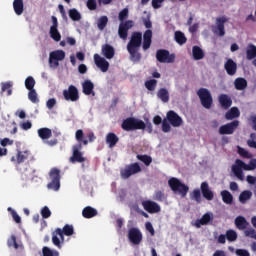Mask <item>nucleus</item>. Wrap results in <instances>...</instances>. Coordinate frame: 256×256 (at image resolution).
I'll return each instance as SVG.
<instances>
[{
    "label": "nucleus",
    "instance_id": "obj_32",
    "mask_svg": "<svg viewBox=\"0 0 256 256\" xmlns=\"http://www.w3.org/2000/svg\"><path fill=\"white\" fill-rule=\"evenodd\" d=\"M234 87L237 91H244V89H247V79L243 77L236 78L234 80Z\"/></svg>",
    "mask_w": 256,
    "mask_h": 256
},
{
    "label": "nucleus",
    "instance_id": "obj_64",
    "mask_svg": "<svg viewBox=\"0 0 256 256\" xmlns=\"http://www.w3.org/2000/svg\"><path fill=\"white\" fill-rule=\"evenodd\" d=\"M236 255L237 256H251V254H249V251H247L245 249H237Z\"/></svg>",
    "mask_w": 256,
    "mask_h": 256
},
{
    "label": "nucleus",
    "instance_id": "obj_53",
    "mask_svg": "<svg viewBox=\"0 0 256 256\" xmlns=\"http://www.w3.org/2000/svg\"><path fill=\"white\" fill-rule=\"evenodd\" d=\"M191 199L196 201V203H201V190L194 189L192 194H191Z\"/></svg>",
    "mask_w": 256,
    "mask_h": 256
},
{
    "label": "nucleus",
    "instance_id": "obj_1",
    "mask_svg": "<svg viewBox=\"0 0 256 256\" xmlns=\"http://www.w3.org/2000/svg\"><path fill=\"white\" fill-rule=\"evenodd\" d=\"M141 45H143V34L141 32H134L129 42L127 43L126 49L129 53V59L132 63H139L142 59Z\"/></svg>",
    "mask_w": 256,
    "mask_h": 256
},
{
    "label": "nucleus",
    "instance_id": "obj_44",
    "mask_svg": "<svg viewBox=\"0 0 256 256\" xmlns=\"http://www.w3.org/2000/svg\"><path fill=\"white\" fill-rule=\"evenodd\" d=\"M68 15L72 21H81V13L75 8L70 9Z\"/></svg>",
    "mask_w": 256,
    "mask_h": 256
},
{
    "label": "nucleus",
    "instance_id": "obj_17",
    "mask_svg": "<svg viewBox=\"0 0 256 256\" xmlns=\"http://www.w3.org/2000/svg\"><path fill=\"white\" fill-rule=\"evenodd\" d=\"M52 26L50 27V37L56 42L61 41V33H59V21L57 20V17L52 16Z\"/></svg>",
    "mask_w": 256,
    "mask_h": 256
},
{
    "label": "nucleus",
    "instance_id": "obj_47",
    "mask_svg": "<svg viewBox=\"0 0 256 256\" xmlns=\"http://www.w3.org/2000/svg\"><path fill=\"white\" fill-rule=\"evenodd\" d=\"M129 18V9L124 8L118 14V19L121 23H125V20Z\"/></svg>",
    "mask_w": 256,
    "mask_h": 256
},
{
    "label": "nucleus",
    "instance_id": "obj_49",
    "mask_svg": "<svg viewBox=\"0 0 256 256\" xmlns=\"http://www.w3.org/2000/svg\"><path fill=\"white\" fill-rule=\"evenodd\" d=\"M1 86V93H5V91H7L8 96L12 95L13 90H11V87H13V85L10 82H2Z\"/></svg>",
    "mask_w": 256,
    "mask_h": 256
},
{
    "label": "nucleus",
    "instance_id": "obj_36",
    "mask_svg": "<svg viewBox=\"0 0 256 256\" xmlns=\"http://www.w3.org/2000/svg\"><path fill=\"white\" fill-rule=\"evenodd\" d=\"M211 221V214L206 213L204 214L201 219H197L195 221V227H197V229H200L201 225H208V223Z\"/></svg>",
    "mask_w": 256,
    "mask_h": 256
},
{
    "label": "nucleus",
    "instance_id": "obj_56",
    "mask_svg": "<svg viewBox=\"0 0 256 256\" xmlns=\"http://www.w3.org/2000/svg\"><path fill=\"white\" fill-rule=\"evenodd\" d=\"M41 216L43 217V219H49V217H51V210L49 209V207L44 206L41 209Z\"/></svg>",
    "mask_w": 256,
    "mask_h": 256
},
{
    "label": "nucleus",
    "instance_id": "obj_46",
    "mask_svg": "<svg viewBox=\"0 0 256 256\" xmlns=\"http://www.w3.org/2000/svg\"><path fill=\"white\" fill-rule=\"evenodd\" d=\"M25 87L28 89V91L35 89V78L33 76H29L25 80Z\"/></svg>",
    "mask_w": 256,
    "mask_h": 256
},
{
    "label": "nucleus",
    "instance_id": "obj_62",
    "mask_svg": "<svg viewBox=\"0 0 256 256\" xmlns=\"http://www.w3.org/2000/svg\"><path fill=\"white\" fill-rule=\"evenodd\" d=\"M163 3H165V0H152V7L153 9H161Z\"/></svg>",
    "mask_w": 256,
    "mask_h": 256
},
{
    "label": "nucleus",
    "instance_id": "obj_26",
    "mask_svg": "<svg viewBox=\"0 0 256 256\" xmlns=\"http://www.w3.org/2000/svg\"><path fill=\"white\" fill-rule=\"evenodd\" d=\"M218 101H219L221 107H223V109H229V107H231V105H233V100L227 94H221L218 97Z\"/></svg>",
    "mask_w": 256,
    "mask_h": 256
},
{
    "label": "nucleus",
    "instance_id": "obj_23",
    "mask_svg": "<svg viewBox=\"0 0 256 256\" xmlns=\"http://www.w3.org/2000/svg\"><path fill=\"white\" fill-rule=\"evenodd\" d=\"M224 69L227 75H230L231 77H233V75L237 73V63H235L233 59H228L224 64Z\"/></svg>",
    "mask_w": 256,
    "mask_h": 256
},
{
    "label": "nucleus",
    "instance_id": "obj_21",
    "mask_svg": "<svg viewBox=\"0 0 256 256\" xmlns=\"http://www.w3.org/2000/svg\"><path fill=\"white\" fill-rule=\"evenodd\" d=\"M228 19L225 16L216 18V30L214 33L219 35V37H225V23H227Z\"/></svg>",
    "mask_w": 256,
    "mask_h": 256
},
{
    "label": "nucleus",
    "instance_id": "obj_31",
    "mask_svg": "<svg viewBox=\"0 0 256 256\" xmlns=\"http://www.w3.org/2000/svg\"><path fill=\"white\" fill-rule=\"evenodd\" d=\"M13 9L16 15H23V11H25V4L23 3V0H14Z\"/></svg>",
    "mask_w": 256,
    "mask_h": 256
},
{
    "label": "nucleus",
    "instance_id": "obj_25",
    "mask_svg": "<svg viewBox=\"0 0 256 256\" xmlns=\"http://www.w3.org/2000/svg\"><path fill=\"white\" fill-rule=\"evenodd\" d=\"M93 89H95V84H93L91 80H85L82 83V91L84 95H95Z\"/></svg>",
    "mask_w": 256,
    "mask_h": 256
},
{
    "label": "nucleus",
    "instance_id": "obj_3",
    "mask_svg": "<svg viewBox=\"0 0 256 256\" xmlns=\"http://www.w3.org/2000/svg\"><path fill=\"white\" fill-rule=\"evenodd\" d=\"M121 129L123 131H145V122L135 117H128L122 121Z\"/></svg>",
    "mask_w": 256,
    "mask_h": 256
},
{
    "label": "nucleus",
    "instance_id": "obj_59",
    "mask_svg": "<svg viewBox=\"0 0 256 256\" xmlns=\"http://www.w3.org/2000/svg\"><path fill=\"white\" fill-rule=\"evenodd\" d=\"M153 199L155 201H163L165 199V193H163L161 190H158L155 192Z\"/></svg>",
    "mask_w": 256,
    "mask_h": 256
},
{
    "label": "nucleus",
    "instance_id": "obj_11",
    "mask_svg": "<svg viewBox=\"0 0 256 256\" xmlns=\"http://www.w3.org/2000/svg\"><path fill=\"white\" fill-rule=\"evenodd\" d=\"M137 173H141V166L135 162L126 166L124 170H121L120 175L123 179H129V177L137 175Z\"/></svg>",
    "mask_w": 256,
    "mask_h": 256
},
{
    "label": "nucleus",
    "instance_id": "obj_61",
    "mask_svg": "<svg viewBox=\"0 0 256 256\" xmlns=\"http://www.w3.org/2000/svg\"><path fill=\"white\" fill-rule=\"evenodd\" d=\"M162 131L163 133H169L171 131V125L167 122V119L162 121Z\"/></svg>",
    "mask_w": 256,
    "mask_h": 256
},
{
    "label": "nucleus",
    "instance_id": "obj_45",
    "mask_svg": "<svg viewBox=\"0 0 256 256\" xmlns=\"http://www.w3.org/2000/svg\"><path fill=\"white\" fill-rule=\"evenodd\" d=\"M26 159H29V152H27V151H23V152L18 151L17 159H16L17 163L18 164L25 163Z\"/></svg>",
    "mask_w": 256,
    "mask_h": 256
},
{
    "label": "nucleus",
    "instance_id": "obj_15",
    "mask_svg": "<svg viewBox=\"0 0 256 256\" xmlns=\"http://www.w3.org/2000/svg\"><path fill=\"white\" fill-rule=\"evenodd\" d=\"M128 239L133 245H140L141 241H143V233H141L139 228H130L128 230Z\"/></svg>",
    "mask_w": 256,
    "mask_h": 256
},
{
    "label": "nucleus",
    "instance_id": "obj_5",
    "mask_svg": "<svg viewBox=\"0 0 256 256\" xmlns=\"http://www.w3.org/2000/svg\"><path fill=\"white\" fill-rule=\"evenodd\" d=\"M49 177L51 182L48 183V189H52L53 191H59L61 187V170L58 168H52L49 172Z\"/></svg>",
    "mask_w": 256,
    "mask_h": 256
},
{
    "label": "nucleus",
    "instance_id": "obj_6",
    "mask_svg": "<svg viewBox=\"0 0 256 256\" xmlns=\"http://www.w3.org/2000/svg\"><path fill=\"white\" fill-rule=\"evenodd\" d=\"M200 103L204 109H210L213 105V96L207 88H200L197 92Z\"/></svg>",
    "mask_w": 256,
    "mask_h": 256
},
{
    "label": "nucleus",
    "instance_id": "obj_10",
    "mask_svg": "<svg viewBox=\"0 0 256 256\" xmlns=\"http://www.w3.org/2000/svg\"><path fill=\"white\" fill-rule=\"evenodd\" d=\"M62 95L65 101H71L72 103L79 101V89L75 85H70L68 89L63 90Z\"/></svg>",
    "mask_w": 256,
    "mask_h": 256
},
{
    "label": "nucleus",
    "instance_id": "obj_63",
    "mask_svg": "<svg viewBox=\"0 0 256 256\" xmlns=\"http://www.w3.org/2000/svg\"><path fill=\"white\" fill-rule=\"evenodd\" d=\"M145 227L146 231H149L151 237H155V228H153V224H151V222H146Z\"/></svg>",
    "mask_w": 256,
    "mask_h": 256
},
{
    "label": "nucleus",
    "instance_id": "obj_38",
    "mask_svg": "<svg viewBox=\"0 0 256 256\" xmlns=\"http://www.w3.org/2000/svg\"><path fill=\"white\" fill-rule=\"evenodd\" d=\"M256 58V46L254 44H249L246 49V59L251 61Z\"/></svg>",
    "mask_w": 256,
    "mask_h": 256
},
{
    "label": "nucleus",
    "instance_id": "obj_18",
    "mask_svg": "<svg viewBox=\"0 0 256 256\" xmlns=\"http://www.w3.org/2000/svg\"><path fill=\"white\" fill-rule=\"evenodd\" d=\"M167 120L172 127H181L183 125V118L173 110L167 112Z\"/></svg>",
    "mask_w": 256,
    "mask_h": 256
},
{
    "label": "nucleus",
    "instance_id": "obj_20",
    "mask_svg": "<svg viewBox=\"0 0 256 256\" xmlns=\"http://www.w3.org/2000/svg\"><path fill=\"white\" fill-rule=\"evenodd\" d=\"M94 63L102 73H107L109 71V62L99 54H94Z\"/></svg>",
    "mask_w": 256,
    "mask_h": 256
},
{
    "label": "nucleus",
    "instance_id": "obj_33",
    "mask_svg": "<svg viewBox=\"0 0 256 256\" xmlns=\"http://www.w3.org/2000/svg\"><path fill=\"white\" fill-rule=\"evenodd\" d=\"M157 97L162 103H169V90L167 88H160L157 92Z\"/></svg>",
    "mask_w": 256,
    "mask_h": 256
},
{
    "label": "nucleus",
    "instance_id": "obj_51",
    "mask_svg": "<svg viewBox=\"0 0 256 256\" xmlns=\"http://www.w3.org/2000/svg\"><path fill=\"white\" fill-rule=\"evenodd\" d=\"M145 87L148 91H155L157 88V80L151 79L145 82Z\"/></svg>",
    "mask_w": 256,
    "mask_h": 256
},
{
    "label": "nucleus",
    "instance_id": "obj_14",
    "mask_svg": "<svg viewBox=\"0 0 256 256\" xmlns=\"http://www.w3.org/2000/svg\"><path fill=\"white\" fill-rule=\"evenodd\" d=\"M81 149H83L82 144H76L73 146L72 156L69 159L70 163H85V157H83Z\"/></svg>",
    "mask_w": 256,
    "mask_h": 256
},
{
    "label": "nucleus",
    "instance_id": "obj_16",
    "mask_svg": "<svg viewBox=\"0 0 256 256\" xmlns=\"http://www.w3.org/2000/svg\"><path fill=\"white\" fill-rule=\"evenodd\" d=\"M63 59H65V51H52L49 55V64L51 67H59V61H63Z\"/></svg>",
    "mask_w": 256,
    "mask_h": 256
},
{
    "label": "nucleus",
    "instance_id": "obj_35",
    "mask_svg": "<svg viewBox=\"0 0 256 256\" xmlns=\"http://www.w3.org/2000/svg\"><path fill=\"white\" fill-rule=\"evenodd\" d=\"M75 139L78 142V145H89V140L85 139V133H83V130L81 129L76 131Z\"/></svg>",
    "mask_w": 256,
    "mask_h": 256
},
{
    "label": "nucleus",
    "instance_id": "obj_30",
    "mask_svg": "<svg viewBox=\"0 0 256 256\" xmlns=\"http://www.w3.org/2000/svg\"><path fill=\"white\" fill-rule=\"evenodd\" d=\"M235 225L237 229H239V231H245V229H247V226L249 225V222L247 221V219H245V217L238 216L235 219Z\"/></svg>",
    "mask_w": 256,
    "mask_h": 256
},
{
    "label": "nucleus",
    "instance_id": "obj_7",
    "mask_svg": "<svg viewBox=\"0 0 256 256\" xmlns=\"http://www.w3.org/2000/svg\"><path fill=\"white\" fill-rule=\"evenodd\" d=\"M243 169L244 171H252L251 166L240 159H237L235 161V164L232 165V172L234 173L235 177H237V179H239L240 181H243V179H245V176L243 175Z\"/></svg>",
    "mask_w": 256,
    "mask_h": 256
},
{
    "label": "nucleus",
    "instance_id": "obj_28",
    "mask_svg": "<svg viewBox=\"0 0 256 256\" xmlns=\"http://www.w3.org/2000/svg\"><path fill=\"white\" fill-rule=\"evenodd\" d=\"M37 133L38 137H40L42 141H47L48 139H51V137L53 136V131L47 127L38 129Z\"/></svg>",
    "mask_w": 256,
    "mask_h": 256
},
{
    "label": "nucleus",
    "instance_id": "obj_8",
    "mask_svg": "<svg viewBox=\"0 0 256 256\" xmlns=\"http://www.w3.org/2000/svg\"><path fill=\"white\" fill-rule=\"evenodd\" d=\"M144 25L146 27V29H151V27H153V23H151V20H145L144 21ZM146 30L143 34V42H142V48L143 51H147L151 48V43H152V39H153V31L151 30Z\"/></svg>",
    "mask_w": 256,
    "mask_h": 256
},
{
    "label": "nucleus",
    "instance_id": "obj_13",
    "mask_svg": "<svg viewBox=\"0 0 256 256\" xmlns=\"http://www.w3.org/2000/svg\"><path fill=\"white\" fill-rule=\"evenodd\" d=\"M156 59L159 63H173L175 61V54L169 53V50L159 49L156 52Z\"/></svg>",
    "mask_w": 256,
    "mask_h": 256
},
{
    "label": "nucleus",
    "instance_id": "obj_55",
    "mask_svg": "<svg viewBox=\"0 0 256 256\" xmlns=\"http://www.w3.org/2000/svg\"><path fill=\"white\" fill-rule=\"evenodd\" d=\"M8 247H14L15 249H19V244L17 243V237L12 235L10 239H8Z\"/></svg>",
    "mask_w": 256,
    "mask_h": 256
},
{
    "label": "nucleus",
    "instance_id": "obj_43",
    "mask_svg": "<svg viewBox=\"0 0 256 256\" xmlns=\"http://www.w3.org/2000/svg\"><path fill=\"white\" fill-rule=\"evenodd\" d=\"M109 23V18L107 16H101L98 19L97 27L100 31H103L105 27H107V24Z\"/></svg>",
    "mask_w": 256,
    "mask_h": 256
},
{
    "label": "nucleus",
    "instance_id": "obj_37",
    "mask_svg": "<svg viewBox=\"0 0 256 256\" xmlns=\"http://www.w3.org/2000/svg\"><path fill=\"white\" fill-rule=\"evenodd\" d=\"M192 54L195 59V61H201L203 57H205V52H203V49L199 46H193L192 48Z\"/></svg>",
    "mask_w": 256,
    "mask_h": 256
},
{
    "label": "nucleus",
    "instance_id": "obj_27",
    "mask_svg": "<svg viewBox=\"0 0 256 256\" xmlns=\"http://www.w3.org/2000/svg\"><path fill=\"white\" fill-rule=\"evenodd\" d=\"M102 55H104L106 59H113V57H115V48L110 44H104L102 46Z\"/></svg>",
    "mask_w": 256,
    "mask_h": 256
},
{
    "label": "nucleus",
    "instance_id": "obj_19",
    "mask_svg": "<svg viewBox=\"0 0 256 256\" xmlns=\"http://www.w3.org/2000/svg\"><path fill=\"white\" fill-rule=\"evenodd\" d=\"M143 208L147 211V213L154 214L161 212V206L157 204V202L146 200L142 202Z\"/></svg>",
    "mask_w": 256,
    "mask_h": 256
},
{
    "label": "nucleus",
    "instance_id": "obj_41",
    "mask_svg": "<svg viewBox=\"0 0 256 256\" xmlns=\"http://www.w3.org/2000/svg\"><path fill=\"white\" fill-rule=\"evenodd\" d=\"M251 197H253V193L249 190H244L239 195V201L240 203L245 204Z\"/></svg>",
    "mask_w": 256,
    "mask_h": 256
},
{
    "label": "nucleus",
    "instance_id": "obj_48",
    "mask_svg": "<svg viewBox=\"0 0 256 256\" xmlns=\"http://www.w3.org/2000/svg\"><path fill=\"white\" fill-rule=\"evenodd\" d=\"M226 239L227 241H230V243H233L234 241H237V232L235 230H227L226 231Z\"/></svg>",
    "mask_w": 256,
    "mask_h": 256
},
{
    "label": "nucleus",
    "instance_id": "obj_42",
    "mask_svg": "<svg viewBox=\"0 0 256 256\" xmlns=\"http://www.w3.org/2000/svg\"><path fill=\"white\" fill-rule=\"evenodd\" d=\"M175 41L178 43V45H185L187 43V38L185 37V34L181 31L175 32Z\"/></svg>",
    "mask_w": 256,
    "mask_h": 256
},
{
    "label": "nucleus",
    "instance_id": "obj_9",
    "mask_svg": "<svg viewBox=\"0 0 256 256\" xmlns=\"http://www.w3.org/2000/svg\"><path fill=\"white\" fill-rule=\"evenodd\" d=\"M135 22L133 20H126L125 22H120L118 27V37L123 39V41H127V37H129V29H133Z\"/></svg>",
    "mask_w": 256,
    "mask_h": 256
},
{
    "label": "nucleus",
    "instance_id": "obj_57",
    "mask_svg": "<svg viewBox=\"0 0 256 256\" xmlns=\"http://www.w3.org/2000/svg\"><path fill=\"white\" fill-rule=\"evenodd\" d=\"M86 6L89 11H95L97 9V0H88Z\"/></svg>",
    "mask_w": 256,
    "mask_h": 256
},
{
    "label": "nucleus",
    "instance_id": "obj_50",
    "mask_svg": "<svg viewBox=\"0 0 256 256\" xmlns=\"http://www.w3.org/2000/svg\"><path fill=\"white\" fill-rule=\"evenodd\" d=\"M42 255L43 256H59V252L53 251V250H51V248L44 246L42 248Z\"/></svg>",
    "mask_w": 256,
    "mask_h": 256
},
{
    "label": "nucleus",
    "instance_id": "obj_29",
    "mask_svg": "<svg viewBox=\"0 0 256 256\" xmlns=\"http://www.w3.org/2000/svg\"><path fill=\"white\" fill-rule=\"evenodd\" d=\"M97 209L91 207V206H86L83 210H82V217H84V219H93V217H97Z\"/></svg>",
    "mask_w": 256,
    "mask_h": 256
},
{
    "label": "nucleus",
    "instance_id": "obj_60",
    "mask_svg": "<svg viewBox=\"0 0 256 256\" xmlns=\"http://www.w3.org/2000/svg\"><path fill=\"white\" fill-rule=\"evenodd\" d=\"M8 211L11 212V215H12L13 220L15 221V223H21V216H19V214H17V212L15 210H13L10 207V208H8Z\"/></svg>",
    "mask_w": 256,
    "mask_h": 256
},
{
    "label": "nucleus",
    "instance_id": "obj_54",
    "mask_svg": "<svg viewBox=\"0 0 256 256\" xmlns=\"http://www.w3.org/2000/svg\"><path fill=\"white\" fill-rule=\"evenodd\" d=\"M238 153L241 157H244V159H251V157H253L245 148L238 147Z\"/></svg>",
    "mask_w": 256,
    "mask_h": 256
},
{
    "label": "nucleus",
    "instance_id": "obj_40",
    "mask_svg": "<svg viewBox=\"0 0 256 256\" xmlns=\"http://www.w3.org/2000/svg\"><path fill=\"white\" fill-rule=\"evenodd\" d=\"M136 159H138V161H141L142 163H144V165L146 167H149V165H151V163H153V158L147 154H138L136 156Z\"/></svg>",
    "mask_w": 256,
    "mask_h": 256
},
{
    "label": "nucleus",
    "instance_id": "obj_39",
    "mask_svg": "<svg viewBox=\"0 0 256 256\" xmlns=\"http://www.w3.org/2000/svg\"><path fill=\"white\" fill-rule=\"evenodd\" d=\"M220 195L222 197L223 203H226V205H231L233 203V195L231 192L223 190L221 191Z\"/></svg>",
    "mask_w": 256,
    "mask_h": 256
},
{
    "label": "nucleus",
    "instance_id": "obj_58",
    "mask_svg": "<svg viewBox=\"0 0 256 256\" xmlns=\"http://www.w3.org/2000/svg\"><path fill=\"white\" fill-rule=\"evenodd\" d=\"M245 237H250L251 239H255L256 231L254 228H248L244 231Z\"/></svg>",
    "mask_w": 256,
    "mask_h": 256
},
{
    "label": "nucleus",
    "instance_id": "obj_22",
    "mask_svg": "<svg viewBox=\"0 0 256 256\" xmlns=\"http://www.w3.org/2000/svg\"><path fill=\"white\" fill-rule=\"evenodd\" d=\"M200 189H201V193H202L204 199H206V201H213V199H215V194L212 192L211 188H209V183L202 182Z\"/></svg>",
    "mask_w": 256,
    "mask_h": 256
},
{
    "label": "nucleus",
    "instance_id": "obj_52",
    "mask_svg": "<svg viewBox=\"0 0 256 256\" xmlns=\"http://www.w3.org/2000/svg\"><path fill=\"white\" fill-rule=\"evenodd\" d=\"M28 99L31 103H39V97L37 96V91H35V89L29 90Z\"/></svg>",
    "mask_w": 256,
    "mask_h": 256
},
{
    "label": "nucleus",
    "instance_id": "obj_34",
    "mask_svg": "<svg viewBox=\"0 0 256 256\" xmlns=\"http://www.w3.org/2000/svg\"><path fill=\"white\" fill-rule=\"evenodd\" d=\"M239 115H241V112H239V108L232 107L228 112H226L225 119H227V121H231L233 119H237Z\"/></svg>",
    "mask_w": 256,
    "mask_h": 256
},
{
    "label": "nucleus",
    "instance_id": "obj_12",
    "mask_svg": "<svg viewBox=\"0 0 256 256\" xmlns=\"http://www.w3.org/2000/svg\"><path fill=\"white\" fill-rule=\"evenodd\" d=\"M239 127V120H233L227 124L220 126L218 133L220 135H233Z\"/></svg>",
    "mask_w": 256,
    "mask_h": 256
},
{
    "label": "nucleus",
    "instance_id": "obj_4",
    "mask_svg": "<svg viewBox=\"0 0 256 256\" xmlns=\"http://www.w3.org/2000/svg\"><path fill=\"white\" fill-rule=\"evenodd\" d=\"M168 185L173 193H178L181 197H187V193H189V186L183 184L180 179L175 177L170 178Z\"/></svg>",
    "mask_w": 256,
    "mask_h": 256
},
{
    "label": "nucleus",
    "instance_id": "obj_24",
    "mask_svg": "<svg viewBox=\"0 0 256 256\" xmlns=\"http://www.w3.org/2000/svg\"><path fill=\"white\" fill-rule=\"evenodd\" d=\"M119 143V137L117 134L113 132H109L106 135V144L108 145L109 149H113Z\"/></svg>",
    "mask_w": 256,
    "mask_h": 256
},
{
    "label": "nucleus",
    "instance_id": "obj_2",
    "mask_svg": "<svg viewBox=\"0 0 256 256\" xmlns=\"http://www.w3.org/2000/svg\"><path fill=\"white\" fill-rule=\"evenodd\" d=\"M75 233V229L73 225L66 224L64 225L63 229L56 228L55 231L52 233V243L58 249H61V243L65 242V236L71 237Z\"/></svg>",
    "mask_w": 256,
    "mask_h": 256
}]
</instances>
